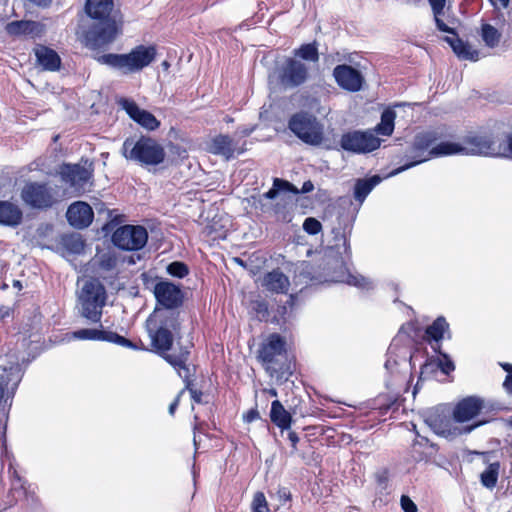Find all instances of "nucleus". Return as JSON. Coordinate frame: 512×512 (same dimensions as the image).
I'll use <instances>...</instances> for the list:
<instances>
[{
  "label": "nucleus",
  "instance_id": "nucleus-1",
  "mask_svg": "<svg viewBox=\"0 0 512 512\" xmlns=\"http://www.w3.org/2000/svg\"><path fill=\"white\" fill-rule=\"evenodd\" d=\"M85 9L94 20L93 25L85 32L86 46L92 49L102 48L112 43L122 33V20L114 12L112 0H87Z\"/></svg>",
  "mask_w": 512,
  "mask_h": 512
},
{
  "label": "nucleus",
  "instance_id": "nucleus-2",
  "mask_svg": "<svg viewBox=\"0 0 512 512\" xmlns=\"http://www.w3.org/2000/svg\"><path fill=\"white\" fill-rule=\"evenodd\" d=\"M451 147L452 146L449 145V141L438 143V136L434 131L418 133L414 137L413 143L409 150V154L406 156L410 162L396 168L390 172L388 176L398 175L407 169L426 162L432 158L450 156Z\"/></svg>",
  "mask_w": 512,
  "mask_h": 512
},
{
  "label": "nucleus",
  "instance_id": "nucleus-3",
  "mask_svg": "<svg viewBox=\"0 0 512 512\" xmlns=\"http://www.w3.org/2000/svg\"><path fill=\"white\" fill-rule=\"evenodd\" d=\"M156 56L154 46L139 45L126 54H104L97 58L98 62L119 70L122 74L141 71L150 65Z\"/></svg>",
  "mask_w": 512,
  "mask_h": 512
},
{
  "label": "nucleus",
  "instance_id": "nucleus-4",
  "mask_svg": "<svg viewBox=\"0 0 512 512\" xmlns=\"http://www.w3.org/2000/svg\"><path fill=\"white\" fill-rule=\"evenodd\" d=\"M178 326L174 312L155 309L146 322L152 346L164 355L167 354L173 343V331H176Z\"/></svg>",
  "mask_w": 512,
  "mask_h": 512
},
{
  "label": "nucleus",
  "instance_id": "nucleus-5",
  "mask_svg": "<svg viewBox=\"0 0 512 512\" xmlns=\"http://www.w3.org/2000/svg\"><path fill=\"white\" fill-rule=\"evenodd\" d=\"M122 155L142 166H157L163 163L166 153L155 139L141 137L137 140L127 138L122 145Z\"/></svg>",
  "mask_w": 512,
  "mask_h": 512
},
{
  "label": "nucleus",
  "instance_id": "nucleus-6",
  "mask_svg": "<svg viewBox=\"0 0 512 512\" xmlns=\"http://www.w3.org/2000/svg\"><path fill=\"white\" fill-rule=\"evenodd\" d=\"M78 302L81 316L99 323L106 303V290L102 283L94 278L85 280L78 293Z\"/></svg>",
  "mask_w": 512,
  "mask_h": 512
},
{
  "label": "nucleus",
  "instance_id": "nucleus-7",
  "mask_svg": "<svg viewBox=\"0 0 512 512\" xmlns=\"http://www.w3.org/2000/svg\"><path fill=\"white\" fill-rule=\"evenodd\" d=\"M309 77V69L306 64L295 57L286 58L269 75L271 85L280 86L283 89H293L303 85Z\"/></svg>",
  "mask_w": 512,
  "mask_h": 512
},
{
  "label": "nucleus",
  "instance_id": "nucleus-8",
  "mask_svg": "<svg viewBox=\"0 0 512 512\" xmlns=\"http://www.w3.org/2000/svg\"><path fill=\"white\" fill-rule=\"evenodd\" d=\"M450 155H473V156H491L499 157L504 152L501 150V144H497L492 137L488 135H470L461 142H449Z\"/></svg>",
  "mask_w": 512,
  "mask_h": 512
},
{
  "label": "nucleus",
  "instance_id": "nucleus-9",
  "mask_svg": "<svg viewBox=\"0 0 512 512\" xmlns=\"http://www.w3.org/2000/svg\"><path fill=\"white\" fill-rule=\"evenodd\" d=\"M288 127L299 139L309 145H320L324 139L323 125L315 116L307 112L294 114L288 122Z\"/></svg>",
  "mask_w": 512,
  "mask_h": 512
},
{
  "label": "nucleus",
  "instance_id": "nucleus-10",
  "mask_svg": "<svg viewBox=\"0 0 512 512\" xmlns=\"http://www.w3.org/2000/svg\"><path fill=\"white\" fill-rule=\"evenodd\" d=\"M381 145L379 139L371 129L353 130L344 133L340 139L342 149L355 154H366L378 149Z\"/></svg>",
  "mask_w": 512,
  "mask_h": 512
},
{
  "label": "nucleus",
  "instance_id": "nucleus-11",
  "mask_svg": "<svg viewBox=\"0 0 512 512\" xmlns=\"http://www.w3.org/2000/svg\"><path fill=\"white\" fill-rule=\"evenodd\" d=\"M425 421L435 434L450 440L462 434H468L485 423V421H480L472 425L463 426L459 425L454 417L450 418L438 413L430 414Z\"/></svg>",
  "mask_w": 512,
  "mask_h": 512
},
{
  "label": "nucleus",
  "instance_id": "nucleus-12",
  "mask_svg": "<svg viewBox=\"0 0 512 512\" xmlns=\"http://www.w3.org/2000/svg\"><path fill=\"white\" fill-rule=\"evenodd\" d=\"M112 241L122 250L137 251L146 245L148 232L140 225H124L115 230Z\"/></svg>",
  "mask_w": 512,
  "mask_h": 512
},
{
  "label": "nucleus",
  "instance_id": "nucleus-13",
  "mask_svg": "<svg viewBox=\"0 0 512 512\" xmlns=\"http://www.w3.org/2000/svg\"><path fill=\"white\" fill-rule=\"evenodd\" d=\"M62 181L76 194L87 190L92 177L91 169L79 164H64L60 169Z\"/></svg>",
  "mask_w": 512,
  "mask_h": 512
},
{
  "label": "nucleus",
  "instance_id": "nucleus-14",
  "mask_svg": "<svg viewBox=\"0 0 512 512\" xmlns=\"http://www.w3.org/2000/svg\"><path fill=\"white\" fill-rule=\"evenodd\" d=\"M25 203L34 208H47L55 202L52 189L47 184L27 183L21 193Z\"/></svg>",
  "mask_w": 512,
  "mask_h": 512
},
{
  "label": "nucleus",
  "instance_id": "nucleus-15",
  "mask_svg": "<svg viewBox=\"0 0 512 512\" xmlns=\"http://www.w3.org/2000/svg\"><path fill=\"white\" fill-rule=\"evenodd\" d=\"M154 295L159 305L167 310L180 307L184 294L180 287L169 281H160L154 287Z\"/></svg>",
  "mask_w": 512,
  "mask_h": 512
},
{
  "label": "nucleus",
  "instance_id": "nucleus-16",
  "mask_svg": "<svg viewBox=\"0 0 512 512\" xmlns=\"http://www.w3.org/2000/svg\"><path fill=\"white\" fill-rule=\"evenodd\" d=\"M393 351L389 348L388 358L385 362V369L390 374V378L386 380V386L389 389H395L402 384L410 369V361L406 355L400 359L392 357Z\"/></svg>",
  "mask_w": 512,
  "mask_h": 512
},
{
  "label": "nucleus",
  "instance_id": "nucleus-17",
  "mask_svg": "<svg viewBox=\"0 0 512 512\" xmlns=\"http://www.w3.org/2000/svg\"><path fill=\"white\" fill-rule=\"evenodd\" d=\"M333 76L337 84L344 90L357 92L362 89L364 77L360 71L352 66L342 64L333 70Z\"/></svg>",
  "mask_w": 512,
  "mask_h": 512
},
{
  "label": "nucleus",
  "instance_id": "nucleus-18",
  "mask_svg": "<svg viewBox=\"0 0 512 512\" xmlns=\"http://www.w3.org/2000/svg\"><path fill=\"white\" fill-rule=\"evenodd\" d=\"M483 408V399L477 396H468L455 405L453 417L459 425H462L478 416Z\"/></svg>",
  "mask_w": 512,
  "mask_h": 512
},
{
  "label": "nucleus",
  "instance_id": "nucleus-19",
  "mask_svg": "<svg viewBox=\"0 0 512 512\" xmlns=\"http://www.w3.org/2000/svg\"><path fill=\"white\" fill-rule=\"evenodd\" d=\"M119 104L126 111L129 117L143 128L154 131L160 126V122L152 113L141 109L134 101L129 99H121Z\"/></svg>",
  "mask_w": 512,
  "mask_h": 512
},
{
  "label": "nucleus",
  "instance_id": "nucleus-20",
  "mask_svg": "<svg viewBox=\"0 0 512 512\" xmlns=\"http://www.w3.org/2000/svg\"><path fill=\"white\" fill-rule=\"evenodd\" d=\"M100 327L101 329L84 328L76 330L71 333V338L78 340H101L117 343L125 347H133L130 340L118 335L117 333L103 330L102 325H100Z\"/></svg>",
  "mask_w": 512,
  "mask_h": 512
},
{
  "label": "nucleus",
  "instance_id": "nucleus-21",
  "mask_svg": "<svg viewBox=\"0 0 512 512\" xmlns=\"http://www.w3.org/2000/svg\"><path fill=\"white\" fill-rule=\"evenodd\" d=\"M66 216L70 225L82 229L91 224L94 213L89 204L78 201L69 206Z\"/></svg>",
  "mask_w": 512,
  "mask_h": 512
},
{
  "label": "nucleus",
  "instance_id": "nucleus-22",
  "mask_svg": "<svg viewBox=\"0 0 512 512\" xmlns=\"http://www.w3.org/2000/svg\"><path fill=\"white\" fill-rule=\"evenodd\" d=\"M286 351V342L279 334H271L259 350V358L263 363L270 364L275 357Z\"/></svg>",
  "mask_w": 512,
  "mask_h": 512
},
{
  "label": "nucleus",
  "instance_id": "nucleus-23",
  "mask_svg": "<svg viewBox=\"0 0 512 512\" xmlns=\"http://www.w3.org/2000/svg\"><path fill=\"white\" fill-rule=\"evenodd\" d=\"M243 148H238L236 142L228 135H218L214 137L209 145V152L215 155H221L227 160L232 158L235 153L241 154Z\"/></svg>",
  "mask_w": 512,
  "mask_h": 512
},
{
  "label": "nucleus",
  "instance_id": "nucleus-24",
  "mask_svg": "<svg viewBox=\"0 0 512 512\" xmlns=\"http://www.w3.org/2000/svg\"><path fill=\"white\" fill-rule=\"evenodd\" d=\"M313 189H314V185L310 180L305 181L302 185L301 190H298L295 186H293L288 181H285V180H282L279 178H275L273 181V187L269 191L265 192L262 195V197L265 199H275L278 196H280L282 193H286V192H289L292 194L309 193V192L313 191Z\"/></svg>",
  "mask_w": 512,
  "mask_h": 512
},
{
  "label": "nucleus",
  "instance_id": "nucleus-25",
  "mask_svg": "<svg viewBox=\"0 0 512 512\" xmlns=\"http://www.w3.org/2000/svg\"><path fill=\"white\" fill-rule=\"evenodd\" d=\"M190 352L185 349L179 354H165V360L170 363L176 370L180 378L183 379L185 385L191 383L190 378L193 376L194 368L187 365Z\"/></svg>",
  "mask_w": 512,
  "mask_h": 512
},
{
  "label": "nucleus",
  "instance_id": "nucleus-26",
  "mask_svg": "<svg viewBox=\"0 0 512 512\" xmlns=\"http://www.w3.org/2000/svg\"><path fill=\"white\" fill-rule=\"evenodd\" d=\"M262 286L271 293H286L290 286L289 278L279 269L266 273L261 282Z\"/></svg>",
  "mask_w": 512,
  "mask_h": 512
},
{
  "label": "nucleus",
  "instance_id": "nucleus-27",
  "mask_svg": "<svg viewBox=\"0 0 512 512\" xmlns=\"http://www.w3.org/2000/svg\"><path fill=\"white\" fill-rule=\"evenodd\" d=\"M6 30L8 34L14 36L37 37L43 33V25L35 21H13L7 24Z\"/></svg>",
  "mask_w": 512,
  "mask_h": 512
},
{
  "label": "nucleus",
  "instance_id": "nucleus-28",
  "mask_svg": "<svg viewBox=\"0 0 512 512\" xmlns=\"http://www.w3.org/2000/svg\"><path fill=\"white\" fill-rule=\"evenodd\" d=\"M35 56L37 59V63L44 69L48 71H57L61 65V59L57 52L46 47V46H37L35 48Z\"/></svg>",
  "mask_w": 512,
  "mask_h": 512
},
{
  "label": "nucleus",
  "instance_id": "nucleus-29",
  "mask_svg": "<svg viewBox=\"0 0 512 512\" xmlns=\"http://www.w3.org/2000/svg\"><path fill=\"white\" fill-rule=\"evenodd\" d=\"M22 211L9 201H0V224L17 226L21 223Z\"/></svg>",
  "mask_w": 512,
  "mask_h": 512
},
{
  "label": "nucleus",
  "instance_id": "nucleus-30",
  "mask_svg": "<svg viewBox=\"0 0 512 512\" xmlns=\"http://www.w3.org/2000/svg\"><path fill=\"white\" fill-rule=\"evenodd\" d=\"M454 53L463 60L477 61L479 58L478 50L474 49L470 44L464 42L458 37H446Z\"/></svg>",
  "mask_w": 512,
  "mask_h": 512
},
{
  "label": "nucleus",
  "instance_id": "nucleus-31",
  "mask_svg": "<svg viewBox=\"0 0 512 512\" xmlns=\"http://www.w3.org/2000/svg\"><path fill=\"white\" fill-rule=\"evenodd\" d=\"M270 418L281 430L289 429L291 426L292 417L279 400L272 402Z\"/></svg>",
  "mask_w": 512,
  "mask_h": 512
},
{
  "label": "nucleus",
  "instance_id": "nucleus-32",
  "mask_svg": "<svg viewBox=\"0 0 512 512\" xmlns=\"http://www.w3.org/2000/svg\"><path fill=\"white\" fill-rule=\"evenodd\" d=\"M381 177L374 175L369 179H360L355 184L354 197L362 203L372 189L381 182Z\"/></svg>",
  "mask_w": 512,
  "mask_h": 512
},
{
  "label": "nucleus",
  "instance_id": "nucleus-33",
  "mask_svg": "<svg viewBox=\"0 0 512 512\" xmlns=\"http://www.w3.org/2000/svg\"><path fill=\"white\" fill-rule=\"evenodd\" d=\"M448 323L445 318H437L430 326L426 329V337L429 341L434 340L436 345H432V348L436 350L439 348V341L443 338L444 333L448 330Z\"/></svg>",
  "mask_w": 512,
  "mask_h": 512
},
{
  "label": "nucleus",
  "instance_id": "nucleus-34",
  "mask_svg": "<svg viewBox=\"0 0 512 512\" xmlns=\"http://www.w3.org/2000/svg\"><path fill=\"white\" fill-rule=\"evenodd\" d=\"M396 118V113L392 109H386L383 111L381 115V121L379 124L376 125V127L372 130L374 132V135L377 136L383 135V136H390L392 135L394 131V121Z\"/></svg>",
  "mask_w": 512,
  "mask_h": 512
},
{
  "label": "nucleus",
  "instance_id": "nucleus-35",
  "mask_svg": "<svg viewBox=\"0 0 512 512\" xmlns=\"http://www.w3.org/2000/svg\"><path fill=\"white\" fill-rule=\"evenodd\" d=\"M60 245L68 254H80L84 250V242L78 234L64 235Z\"/></svg>",
  "mask_w": 512,
  "mask_h": 512
},
{
  "label": "nucleus",
  "instance_id": "nucleus-36",
  "mask_svg": "<svg viewBox=\"0 0 512 512\" xmlns=\"http://www.w3.org/2000/svg\"><path fill=\"white\" fill-rule=\"evenodd\" d=\"M500 463L494 462L481 473V483L487 488L495 487L499 475Z\"/></svg>",
  "mask_w": 512,
  "mask_h": 512
},
{
  "label": "nucleus",
  "instance_id": "nucleus-37",
  "mask_svg": "<svg viewBox=\"0 0 512 512\" xmlns=\"http://www.w3.org/2000/svg\"><path fill=\"white\" fill-rule=\"evenodd\" d=\"M294 56L310 62H318L319 53L315 43L301 45L294 50Z\"/></svg>",
  "mask_w": 512,
  "mask_h": 512
},
{
  "label": "nucleus",
  "instance_id": "nucleus-38",
  "mask_svg": "<svg viewBox=\"0 0 512 512\" xmlns=\"http://www.w3.org/2000/svg\"><path fill=\"white\" fill-rule=\"evenodd\" d=\"M481 37L488 47H496L500 41V32L490 24H483L481 27Z\"/></svg>",
  "mask_w": 512,
  "mask_h": 512
},
{
  "label": "nucleus",
  "instance_id": "nucleus-39",
  "mask_svg": "<svg viewBox=\"0 0 512 512\" xmlns=\"http://www.w3.org/2000/svg\"><path fill=\"white\" fill-rule=\"evenodd\" d=\"M8 473L10 474V476L12 478L11 490L14 493L23 494L24 496H27L28 489L26 487V482L21 479L17 470L14 468L12 461H10V463H9Z\"/></svg>",
  "mask_w": 512,
  "mask_h": 512
},
{
  "label": "nucleus",
  "instance_id": "nucleus-40",
  "mask_svg": "<svg viewBox=\"0 0 512 512\" xmlns=\"http://www.w3.org/2000/svg\"><path fill=\"white\" fill-rule=\"evenodd\" d=\"M345 282L349 285L356 286L361 289L369 290L373 287V283L368 278L358 274H348Z\"/></svg>",
  "mask_w": 512,
  "mask_h": 512
},
{
  "label": "nucleus",
  "instance_id": "nucleus-41",
  "mask_svg": "<svg viewBox=\"0 0 512 512\" xmlns=\"http://www.w3.org/2000/svg\"><path fill=\"white\" fill-rule=\"evenodd\" d=\"M1 366L5 372H8L7 380L14 381L13 390L16 388L21 379L20 367L18 361L11 363L9 367H6L4 360H2Z\"/></svg>",
  "mask_w": 512,
  "mask_h": 512
},
{
  "label": "nucleus",
  "instance_id": "nucleus-42",
  "mask_svg": "<svg viewBox=\"0 0 512 512\" xmlns=\"http://www.w3.org/2000/svg\"><path fill=\"white\" fill-rule=\"evenodd\" d=\"M252 512H270L268 502L265 495L262 492H256L254 494L251 503Z\"/></svg>",
  "mask_w": 512,
  "mask_h": 512
},
{
  "label": "nucleus",
  "instance_id": "nucleus-43",
  "mask_svg": "<svg viewBox=\"0 0 512 512\" xmlns=\"http://www.w3.org/2000/svg\"><path fill=\"white\" fill-rule=\"evenodd\" d=\"M167 272L173 277L183 278L189 270L183 262L174 261L167 266Z\"/></svg>",
  "mask_w": 512,
  "mask_h": 512
},
{
  "label": "nucleus",
  "instance_id": "nucleus-44",
  "mask_svg": "<svg viewBox=\"0 0 512 512\" xmlns=\"http://www.w3.org/2000/svg\"><path fill=\"white\" fill-rule=\"evenodd\" d=\"M321 223L313 217L306 218L303 223V229L310 235H315L321 231Z\"/></svg>",
  "mask_w": 512,
  "mask_h": 512
},
{
  "label": "nucleus",
  "instance_id": "nucleus-45",
  "mask_svg": "<svg viewBox=\"0 0 512 512\" xmlns=\"http://www.w3.org/2000/svg\"><path fill=\"white\" fill-rule=\"evenodd\" d=\"M115 256L111 253H104L99 257V266L104 270L115 268Z\"/></svg>",
  "mask_w": 512,
  "mask_h": 512
},
{
  "label": "nucleus",
  "instance_id": "nucleus-46",
  "mask_svg": "<svg viewBox=\"0 0 512 512\" xmlns=\"http://www.w3.org/2000/svg\"><path fill=\"white\" fill-rule=\"evenodd\" d=\"M441 356L443 357V359L439 361V368L443 373L449 374L451 371L455 369L454 363L448 357V355L441 353Z\"/></svg>",
  "mask_w": 512,
  "mask_h": 512
},
{
  "label": "nucleus",
  "instance_id": "nucleus-47",
  "mask_svg": "<svg viewBox=\"0 0 512 512\" xmlns=\"http://www.w3.org/2000/svg\"><path fill=\"white\" fill-rule=\"evenodd\" d=\"M444 13H439L438 15H434V20H435V23H436V27L442 31V32H446V33H449V34H453L455 35V31L453 28L449 27L447 24L444 23V21L442 20V15Z\"/></svg>",
  "mask_w": 512,
  "mask_h": 512
},
{
  "label": "nucleus",
  "instance_id": "nucleus-48",
  "mask_svg": "<svg viewBox=\"0 0 512 512\" xmlns=\"http://www.w3.org/2000/svg\"><path fill=\"white\" fill-rule=\"evenodd\" d=\"M400 502L404 512H417V506L408 496L403 495Z\"/></svg>",
  "mask_w": 512,
  "mask_h": 512
},
{
  "label": "nucleus",
  "instance_id": "nucleus-49",
  "mask_svg": "<svg viewBox=\"0 0 512 512\" xmlns=\"http://www.w3.org/2000/svg\"><path fill=\"white\" fill-rule=\"evenodd\" d=\"M433 15H438L439 13H444V8L446 5V0H428Z\"/></svg>",
  "mask_w": 512,
  "mask_h": 512
},
{
  "label": "nucleus",
  "instance_id": "nucleus-50",
  "mask_svg": "<svg viewBox=\"0 0 512 512\" xmlns=\"http://www.w3.org/2000/svg\"><path fill=\"white\" fill-rule=\"evenodd\" d=\"M183 390L184 391L188 390L190 392L191 398H192V400L195 403H198V404L202 403V396H203V394H202L201 391H198V390L194 389L192 387V383L186 384L185 388Z\"/></svg>",
  "mask_w": 512,
  "mask_h": 512
},
{
  "label": "nucleus",
  "instance_id": "nucleus-51",
  "mask_svg": "<svg viewBox=\"0 0 512 512\" xmlns=\"http://www.w3.org/2000/svg\"><path fill=\"white\" fill-rule=\"evenodd\" d=\"M501 150L504 153L500 154L499 157H512V135L508 137L505 145H501Z\"/></svg>",
  "mask_w": 512,
  "mask_h": 512
},
{
  "label": "nucleus",
  "instance_id": "nucleus-52",
  "mask_svg": "<svg viewBox=\"0 0 512 512\" xmlns=\"http://www.w3.org/2000/svg\"><path fill=\"white\" fill-rule=\"evenodd\" d=\"M277 494L281 502H287L291 499V494L287 488H280Z\"/></svg>",
  "mask_w": 512,
  "mask_h": 512
},
{
  "label": "nucleus",
  "instance_id": "nucleus-53",
  "mask_svg": "<svg viewBox=\"0 0 512 512\" xmlns=\"http://www.w3.org/2000/svg\"><path fill=\"white\" fill-rule=\"evenodd\" d=\"M183 393H184V390H181L179 392V394L177 395V397L175 398V400L170 404V406H169V414L170 415H174L175 410L179 404L180 397L182 396Z\"/></svg>",
  "mask_w": 512,
  "mask_h": 512
},
{
  "label": "nucleus",
  "instance_id": "nucleus-54",
  "mask_svg": "<svg viewBox=\"0 0 512 512\" xmlns=\"http://www.w3.org/2000/svg\"><path fill=\"white\" fill-rule=\"evenodd\" d=\"M503 386L509 394H512V374L508 373L504 380Z\"/></svg>",
  "mask_w": 512,
  "mask_h": 512
},
{
  "label": "nucleus",
  "instance_id": "nucleus-55",
  "mask_svg": "<svg viewBox=\"0 0 512 512\" xmlns=\"http://www.w3.org/2000/svg\"><path fill=\"white\" fill-rule=\"evenodd\" d=\"M259 417V412L257 410H250L246 415H245V420L247 422H252L254 420H256L257 418Z\"/></svg>",
  "mask_w": 512,
  "mask_h": 512
},
{
  "label": "nucleus",
  "instance_id": "nucleus-56",
  "mask_svg": "<svg viewBox=\"0 0 512 512\" xmlns=\"http://www.w3.org/2000/svg\"><path fill=\"white\" fill-rule=\"evenodd\" d=\"M288 439L290 440L293 449H296L297 443L299 442V437L294 431H290L288 433Z\"/></svg>",
  "mask_w": 512,
  "mask_h": 512
},
{
  "label": "nucleus",
  "instance_id": "nucleus-57",
  "mask_svg": "<svg viewBox=\"0 0 512 512\" xmlns=\"http://www.w3.org/2000/svg\"><path fill=\"white\" fill-rule=\"evenodd\" d=\"M11 315V309L9 307H1L0 308V318L5 319Z\"/></svg>",
  "mask_w": 512,
  "mask_h": 512
},
{
  "label": "nucleus",
  "instance_id": "nucleus-58",
  "mask_svg": "<svg viewBox=\"0 0 512 512\" xmlns=\"http://www.w3.org/2000/svg\"><path fill=\"white\" fill-rule=\"evenodd\" d=\"M29 1L37 6H40V7H47L51 3V0H29Z\"/></svg>",
  "mask_w": 512,
  "mask_h": 512
},
{
  "label": "nucleus",
  "instance_id": "nucleus-59",
  "mask_svg": "<svg viewBox=\"0 0 512 512\" xmlns=\"http://www.w3.org/2000/svg\"><path fill=\"white\" fill-rule=\"evenodd\" d=\"M494 6L499 5L501 8H507L510 0H491Z\"/></svg>",
  "mask_w": 512,
  "mask_h": 512
},
{
  "label": "nucleus",
  "instance_id": "nucleus-60",
  "mask_svg": "<svg viewBox=\"0 0 512 512\" xmlns=\"http://www.w3.org/2000/svg\"><path fill=\"white\" fill-rule=\"evenodd\" d=\"M2 455L7 460H10V453L7 450V446H6V442L5 441H3V444H2Z\"/></svg>",
  "mask_w": 512,
  "mask_h": 512
},
{
  "label": "nucleus",
  "instance_id": "nucleus-61",
  "mask_svg": "<svg viewBox=\"0 0 512 512\" xmlns=\"http://www.w3.org/2000/svg\"><path fill=\"white\" fill-rule=\"evenodd\" d=\"M502 367L505 371L512 374V365L511 364L506 363V364H503Z\"/></svg>",
  "mask_w": 512,
  "mask_h": 512
},
{
  "label": "nucleus",
  "instance_id": "nucleus-62",
  "mask_svg": "<svg viewBox=\"0 0 512 512\" xmlns=\"http://www.w3.org/2000/svg\"><path fill=\"white\" fill-rule=\"evenodd\" d=\"M252 132V129H244L241 133L244 135V136H248L250 135Z\"/></svg>",
  "mask_w": 512,
  "mask_h": 512
},
{
  "label": "nucleus",
  "instance_id": "nucleus-63",
  "mask_svg": "<svg viewBox=\"0 0 512 512\" xmlns=\"http://www.w3.org/2000/svg\"><path fill=\"white\" fill-rule=\"evenodd\" d=\"M268 393L273 396V397H276L277 396V391L275 389H270L268 390Z\"/></svg>",
  "mask_w": 512,
  "mask_h": 512
},
{
  "label": "nucleus",
  "instance_id": "nucleus-64",
  "mask_svg": "<svg viewBox=\"0 0 512 512\" xmlns=\"http://www.w3.org/2000/svg\"><path fill=\"white\" fill-rule=\"evenodd\" d=\"M13 285H14V287H17V288H19V289H21V287H22V285H21L20 281H17V280H16V281H14Z\"/></svg>",
  "mask_w": 512,
  "mask_h": 512
}]
</instances>
